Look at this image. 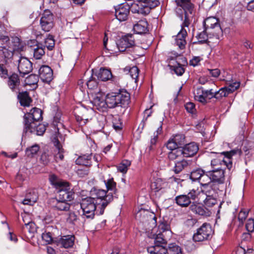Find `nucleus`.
Wrapping results in <instances>:
<instances>
[{"label": "nucleus", "mask_w": 254, "mask_h": 254, "mask_svg": "<svg viewBox=\"0 0 254 254\" xmlns=\"http://www.w3.org/2000/svg\"><path fill=\"white\" fill-rule=\"evenodd\" d=\"M217 188L214 182L200 187V191L198 194V199H203L206 196L217 195Z\"/></svg>", "instance_id": "nucleus-17"}, {"label": "nucleus", "mask_w": 254, "mask_h": 254, "mask_svg": "<svg viewBox=\"0 0 254 254\" xmlns=\"http://www.w3.org/2000/svg\"><path fill=\"white\" fill-rule=\"evenodd\" d=\"M176 203L181 207H187L191 203L186 194H182L177 196L175 197Z\"/></svg>", "instance_id": "nucleus-38"}, {"label": "nucleus", "mask_w": 254, "mask_h": 254, "mask_svg": "<svg viewBox=\"0 0 254 254\" xmlns=\"http://www.w3.org/2000/svg\"><path fill=\"white\" fill-rule=\"evenodd\" d=\"M38 77L35 74L29 75L25 79V83L28 85H34L37 83Z\"/></svg>", "instance_id": "nucleus-54"}, {"label": "nucleus", "mask_w": 254, "mask_h": 254, "mask_svg": "<svg viewBox=\"0 0 254 254\" xmlns=\"http://www.w3.org/2000/svg\"><path fill=\"white\" fill-rule=\"evenodd\" d=\"M59 138L62 139V136L58 133V128H57V132H56V133L51 137V141L55 147L54 157L57 162L63 160L64 158V150Z\"/></svg>", "instance_id": "nucleus-10"}, {"label": "nucleus", "mask_w": 254, "mask_h": 254, "mask_svg": "<svg viewBox=\"0 0 254 254\" xmlns=\"http://www.w3.org/2000/svg\"><path fill=\"white\" fill-rule=\"evenodd\" d=\"M20 81L18 75L16 73H13L8 76L7 85L9 88L13 92H19V86Z\"/></svg>", "instance_id": "nucleus-24"}, {"label": "nucleus", "mask_w": 254, "mask_h": 254, "mask_svg": "<svg viewBox=\"0 0 254 254\" xmlns=\"http://www.w3.org/2000/svg\"><path fill=\"white\" fill-rule=\"evenodd\" d=\"M209 174V171L205 172L203 171V174H202L201 178L199 181L200 185V187L205 185L208 184L210 183H213L211 181V176Z\"/></svg>", "instance_id": "nucleus-47"}, {"label": "nucleus", "mask_w": 254, "mask_h": 254, "mask_svg": "<svg viewBox=\"0 0 254 254\" xmlns=\"http://www.w3.org/2000/svg\"><path fill=\"white\" fill-rule=\"evenodd\" d=\"M129 73L130 77L132 79H134L135 82H136L139 74L138 68L135 66H132V67L130 68Z\"/></svg>", "instance_id": "nucleus-52"}, {"label": "nucleus", "mask_w": 254, "mask_h": 254, "mask_svg": "<svg viewBox=\"0 0 254 254\" xmlns=\"http://www.w3.org/2000/svg\"><path fill=\"white\" fill-rule=\"evenodd\" d=\"M189 161L184 159L177 161L174 168V172L176 174L179 173L189 165Z\"/></svg>", "instance_id": "nucleus-39"}, {"label": "nucleus", "mask_w": 254, "mask_h": 254, "mask_svg": "<svg viewBox=\"0 0 254 254\" xmlns=\"http://www.w3.org/2000/svg\"><path fill=\"white\" fill-rule=\"evenodd\" d=\"M240 86V83L235 82L230 84L228 86L221 88L219 91H214L212 89V93L215 94L213 98L219 99L222 97L227 96L229 94L237 90Z\"/></svg>", "instance_id": "nucleus-16"}, {"label": "nucleus", "mask_w": 254, "mask_h": 254, "mask_svg": "<svg viewBox=\"0 0 254 254\" xmlns=\"http://www.w3.org/2000/svg\"><path fill=\"white\" fill-rule=\"evenodd\" d=\"M93 111L85 108H77L74 111V116L80 126L85 125L92 118Z\"/></svg>", "instance_id": "nucleus-12"}, {"label": "nucleus", "mask_w": 254, "mask_h": 254, "mask_svg": "<svg viewBox=\"0 0 254 254\" xmlns=\"http://www.w3.org/2000/svg\"><path fill=\"white\" fill-rule=\"evenodd\" d=\"M39 74L40 79L44 82H48V66L42 65L39 69Z\"/></svg>", "instance_id": "nucleus-45"}, {"label": "nucleus", "mask_w": 254, "mask_h": 254, "mask_svg": "<svg viewBox=\"0 0 254 254\" xmlns=\"http://www.w3.org/2000/svg\"><path fill=\"white\" fill-rule=\"evenodd\" d=\"M59 193V199L66 201H70L73 199L74 192L71 188L65 189L58 192Z\"/></svg>", "instance_id": "nucleus-31"}, {"label": "nucleus", "mask_w": 254, "mask_h": 254, "mask_svg": "<svg viewBox=\"0 0 254 254\" xmlns=\"http://www.w3.org/2000/svg\"><path fill=\"white\" fill-rule=\"evenodd\" d=\"M178 146L179 145L175 142L172 138H170L166 144L167 148L171 151L178 149V148H179Z\"/></svg>", "instance_id": "nucleus-58"}, {"label": "nucleus", "mask_w": 254, "mask_h": 254, "mask_svg": "<svg viewBox=\"0 0 254 254\" xmlns=\"http://www.w3.org/2000/svg\"><path fill=\"white\" fill-rule=\"evenodd\" d=\"M190 210L200 216L207 217L211 214L210 211L204 206L199 204H192L190 206Z\"/></svg>", "instance_id": "nucleus-26"}, {"label": "nucleus", "mask_w": 254, "mask_h": 254, "mask_svg": "<svg viewBox=\"0 0 254 254\" xmlns=\"http://www.w3.org/2000/svg\"><path fill=\"white\" fill-rule=\"evenodd\" d=\"M95 76L102 81H105L111 79H114L111 71L105 68H101L99 71L96 73Z\"/></svg>", "instance_id": "nucleus-30"}, {"label": "nucleus", "mask_w": 254, "mask_h": 254, "mask_svg": "<svg viewBox=\"0 0 254 254\" xmlns=\"http://www.w3.org/2000/svg\"><path fill=\"white\" fill-rule=\"evenodd\" d=\"M40 147L38 144H35L32 146L27 148L25 153L27 157L32 158L39 151Z\"/></svg>", "instance_id": "nucleus-46"}, {"label": "nucleus", "mask_w": 254, "mask_h": 254, "mask_svg": "<svg viewBox=\"0 0 254 254\" xmlns=\"http://www.w3.org/2000/svg\"><path fill=\"white\" fill-rule=\"evenodd\" d=\"M212 234L210 225L205 223L197 229L196 232L193 234V240L195 242H202L210 238Z\"/></svg>", "instance_id": "nucleus-8"}, {"label": "nucleus", "mask_w": 254, "mask_h": 254, "mask_svg": "<svg viewBox=\"0 0 254 254\" xmlns=\"http://www.w3.org/2000/svg\"><path fill=\"white\" fill-rule=\"evenodd\" d=\"M92 154L80 156L75 161L76 164L85 166L91 165Z\"/></svg>", "instance_id": "nucleus-37"}, {"label": "nucleus", "mask_w": 254, "mask_h": 254, "mask_svg": "<svg viewBox=\"0 0 254 254\" xmlns=\"http://www.w3.org/2000/svg\"><path fill=\"white\" fill-rule=\"evenodd\" d=\"M203 24L204 29L209 34L210 38L214 37L217 39H219L222 36V30L218 19L215 17H207L204 20Z\"/></svg>", "instance_id": "nucleus-7"}, {"label": "nucleus", "mask_w": 254, "mask_h": 254, "mask_svg": "<svg viewBox=\"0 0 254 254\" xmlns=\"http://www.w3.org/2000/svg\"><path fill=\"white\" fill-rule=\"evenodd\" d=\"M163 233L160 232L158 234H153L152 235H150L149 237L154 239V244H158L162 245L166 244V240L164 238Z\"/></svg>", "instance_id": "nucleus-41"}, {"label": "nucleus", "mask_w": 254, "mask_h": 254, "mask_svg": "<svg viewBox=\"0 0 254 254\" xmlns=\"http://www.w3.org/2000/svg\"><path fill=\"white\" fill-rule=\"evenodd\" d=\"M92 73L90 78L87 81L86 85L89 89H95L98 87V82L94 74V70L92 69Z\"/></svg>", "instance_id": "nucleus-44"}, {"label": "nucleus", "mask_w": 254, "mask_h": 254, "mask_svg": "<svg viewBox=\"0 0 254 254\" xmlns=\"http://www.w3.org/2000/svg\"><path fill=\"white\" fill-rule=\"evenodd\" d=\"M77 216L73 212H69L68 217L66 218V221L70 224H74L75 222L77 221Z\"/></svg>", "instance_id": "nucleus-61"}, {"label": "nucleus", "mask_w": 254, "mask_h": 254, "mask_svg": "<svg viewBox=\"0 0 254 254\" xmlns=\"http://www.w3.org/2000/svg\"><path fill=\"white\" fill-rule=\"evenodd\" d=\"M147 250L149 254H166L167 252L164 246L158 244L148 247Z\"/></svg>", "instance_id": "nucleus-32"}, {"label": "nucleus", "mask_w": 254, "mask_h": 254, "mask_svg": "<svg viewBox=\"0 0 254 254\" xmlns=\"http://www.w3.org/2000/svg\"><path fill=\"white\" fill-rule=\"evenodd\" d=\"M83 215L87 218L93 219L95 214L100 215V208H97L98 202L95 198L87 197L82 199L80 203Z\"/></svg>", "instance_id": "nucleus-6"}, {"label": "nucleus", "mask_w": 254, "mask_h": 254, "mask_svg": "<svg viewBox=\"0 0 254 254\" xmlns=\"http://www.w3.org/2000/svg\"><path fill=\"white\" fill-rule=\"evenodd\" d=\"M203 170L201 169H198L192 171L190 175V179L192 181H199L202 174L203 173Z\"/></svg>", "instance_id": "nucleus-49"}, {"label": "nucleus", "mask_w": 254, "mask_h": 254, "mask_svg": "<svg viewBox=\"0 0 254 254\" xmlns=\"http://www.w3.org/2000/svg\"><path fill=\"white\" fill-rule=\"evenodd\" d=\"M198 194L196 190H192L186 195L190 200L191 199L194 200L196 197L198 198Z\"/></svg>", "instance_id": "nucleus-64"}, {"label": "nucleus", "mask_w": 254, "mask_h": 254, "mask_svg": "<svg viewBox=\"0 0 254 254\" xmlns=\"http://www.w3.org/2000/svg\"><path fill=\"white\" fill-rule=\"evenodd\" d=\"M194 98L195 101L204 104L207 102L208 100L213 98L215 95L212 93V89L205 90L203 87H197L193 91Z\"/></svg>", "instance_id": "nucleus-11"}, {"label": "nucleus", "mask_w": 254, "mask_h": 254, "mask_svg": "<svg viewBox=\"0 0 254 254\" xmlns=\"http://www.w3.org/2000/svg\"><path fill=\"white\" fill-rule=\"evenodd\" d=\"M147 26L148 23L145 20H140L134 24L133 30L136 34H145L148 31Z\"/></svg>", "instance_id": "nucleus-29"}, {"label": "nucleus", "mask_w": 254, "mask_h": 254, "mask_svg": "<svg viewBox=\"0 0 254 254\" xmlns=\"http://www.w3.org/2000/svg\"><path fill=\"white\" fill-rule=\"evenodd\" d=\"M172 67L175 73L178 75H182L185 71L184 68L180 64L177 66H172Z\"/></svg>", "instance_id": "nucleus-59"}, {"label": "nucleus", "mask_w": 254, "mask_h": 254, "mask_svg": "<svg viewBox=\"0 0 254 254\" xmlns=\"http://www.w3.org/2000/svg\"><path fill=\"white\" fill-rule=\"evenodd\" d=\"M45 53V51L43 48L38 47L34 49L33 55L35 59H40L44 55Z\"/></svg>", "instance_id": "nucleus-53"}, {"label": "nucleus", "mask_w": 254, "mask_h": 254, "mask_svg": "<svg viewBox=\"0 0 254 254\" xmlns=\"http://www.w3.org/2000/svg\"><path fill=\"white\" fill-rule=\"evenodd\" d=\"M108 191H114L116 189V183L114 181L113 178L104 181ZM92 195H94L96 201L98 202L97 208H100L99 214H103L105 208L113 199L112 192H108L104 190L94 189L92 191Z\"/></svg>", "instance_id": "nucleus-2"}, {"label": "nucleus", "mask_w": 254, "mask_h": 254, "mask_svg": "<svg viewBox=\"0 0 254 254\" xmlns=\"http://www.w3.org/2000/svg\"><path fill=\"white\" fill-rule=\"evenodd\" d=\"M92 103L94 108L98 110L100 112H104L106 111L108 108L106 98H104V97L101 93H98L96 96L94 97Z\"/></svg>", "instance_id": "nucleus-19"}, {"label": "nucleus", "mask_w": 254, "mask_h": 254, "mask_svg": "<svg viewBox=\"0 0 254 254\" xmlns=\"http://www.w3.org/2000/svg\"><path fill=\"white\" fill-rule=\"evenodd\" d=\"M22 231L26 236L32 237L36 231L35 224L32 221H28L22 227Z\"/></svg>", "instance_id": "nucleus-35"}, {"label": "nucleus", "mask_w": 254, "mask_h": 254, "mask_svg": "<svg viewBox=\"0 0 254 254\" xmlns=\"http://www.w3.org/2000/svg\"><path fill=\"white\" fill-rule=\"evenodd\" d=\"M167 250L168 254H182L180 247L174 243L169 244Z\"/></svg>", "instance_id": "nucleus-48"}, {"label": "nucleus", "mask_w": 254, "mask_h": 254, "mask_svg": "<svg viewBox=\"0 0 254 254\" xmlns=\"http://www.w3.org/2000/svg\"><path fill=\"white\" fill-rule=\"evenodd\" d=\"M19 92L18 98L19 100L20 103L23 106H29L32 100L29 97L27 91Z\"/></svg>", "instance_id": "nucleus-36"}, {"label": "nucleus", "mask_w": 254, "mask_h": 254, "mask_svg": "<svg viewBox=\"0 0 254 254\" xmlns=\"http://www.w3.org/2000/svg\"><path fill=\"white\" fill-rule=\"evenodd\" d=\"M37 199L38 195L35 190H27L22 203L24 205H33L36 202Z\"/></svg>", "instance_id": "nucleus-28"}, {"label": "nucleus", "mask_w": 254, "mask_h": 254, "mask_svg": "<svg viewBox=\"0 0 254 254\" xmlns=\"http://www.w3.org/2000/svg\"><path fill=\"white\" fill-rule=\"evenodd\" d=\"M151 188L154 192L159 195H164L168 197L167 194L168 188V184L162 179L157 178L151 185Z\"/></svg>", "instance_id": "nucleus-13"}, {"label": "nucleus", "mask_w": 254, "mask_h": 254, "mask_svg": "<svg viewBox=\"0 0 254 254\" xmlns=\"http://www.w3.org/2000/svg\"><path fill=\"white\" fill-rule=\"evenodd\" d=\"M42 120V111L37 108H32L29 113L24 116V123L25 127H29L32 123H36Z\"/></svg>", "instance_id": "nucleus-9"}, {"label": "nucleus", "mask_w": 254, "mask_h": 254, "mask_svg": "<svg viewBox=\"0 0 254 254\" xmlns=\"http://www.w3.org/2000/svg\"><path fill=\"white\" fill-rule=\"evenodd\" d=\"M242 154V151L239 149H235L230 151L223 152L221 153V158L214 159L211 160L212 166H216L223 164L230 170L233 167L232 160L233 157H239Z\"/></svg>", "instance_id": "nucleus-5"}, {"label": "nucleus", "mask_w": 254, "mask_h": 254, "mask_svg": "<svg viewBox=\"0 0 254 254\" xmlns=\"http://www.w3.org/2000/svg\"><path fill=\"white\" fill-rule=\"evenodd\" d=\"M168 158L171 160L177 161L180 160L185 157L182 147L178 148L172 151H171L168 154Z\"/></svg>", "instance_id": "nucleus-33"}, {"label": "nucleus", "mask_w": 254, "mask_h": 254, "mask_svg": "<svg viewBox=\"0 0 254 254\" xmlns=\"http://www.w3.org/2000/svg\"><path fill=\"white\" fill-rule=\"evenodd\" d=\"M216 195L206 196L203 199H198V200L202 201L204 205L207 207H212L217 202Z\"/></svg>", "instance_id": "nucleus-42"}, {"label": "nucleus", "mask_w": 254, "mask_h": 254, "mask_svg": "<svg viewBox=\"0 0 254 254\" xmlns=\"http://www.w3.org/2000/svg\"><path fill=\"white\" fill-rule=\"evenodd\" d=\"M182 148L185 157H190L194 156L198 150V146L194 142L188 143Z\"/></svg>", "instance_id": "nucleus-25"}, {"label": "nucleus", "mask_w": 254, "mask_h": 254, "mask_svg": "<svg viewBox=\"0 0 254 254\" xmlns=\"http://www.w3.org/2000/svg\"><path fill=\"white\" fill-rule=\"evenodd\" d=\"M105 98L108 108H114L127 105L130 100V95L126 90H120L118 92L107 94Z\"/></svg>", "instance_id": "nucleus-3"}, {"label": "nucleus", "mask_w": 254, "mask_h": 254, "mask_svg": "<svg viewBox=\"0 0 254 254\" xmlns=\"http://www.w3.org/2000/svg\"><path fill=\"white\" fill-rule=\"evenodd\" d=\"M118 48L120 52H124L127 48L132 47L135 45V41L132 34H127L123 36L117 43Z\"/></svg>", "instance_id": "nucleus-18"}, {"label": "nucleus", "mask_w": 254, "mask_h": 254, "mask_svg": "<svg viewBox=\"0 0 254 254\" xmlns=\"http://www.w3.org/2000/svg\"><path fill=\"white\" fill-rule=\"evenodd\" d=\"M67 201L57 199H51L50 200V204L51 206L55 208L57 210L60 211H68L69 210L70 205L67 202Z\"/></svg>", "instance_id": "nucleus-23"}, {"label": "nucleus", "mask_w": 254, "mask_h": 254, "mask_svg": "<svg viewBox=\"0 0 254 254\" xmlns=\"http://www.w3.org/2000/svg\"><path fill=\"white\" fill-rule=\"evenodd\" d=\"M159 3V0H136L131 4V11L133 13L146 15L151 8L156 7Z\"/></svg>", "instance_id": "nucleus-4"}, {"label": "nucleus", "mask_w": 254, "mask_h": 254, "mask_svg": "<svg viewBox=\"0 0 254 254\" xmlns=\"http://www.w3.org/2000/svg\"><path fill=\"white\" fill-rule=\"evenodd\" d=\"M49 180L51 185L57 190L58 192H59V190H64L65 189L71 188L68 182L60 180L54 174L50 175Z\"/></svg>", "instance_id": "nucleus-21"}, {"label": "nucleus", "mask_w": 254, "mask_h": 254, "mask_svg": "<svg viewBox=\"0 0 254 254\" xmlns=\"http://www.w3.org/2000/svg\"><path fill=\"white\" fill-rule=\"evenodd\" d=\"M123 3L118 5L115 8V16L120 22L127 20L129 13V9H131V4Z\"/></svg>", "instance_id": "nucleus-15"}, {"label": "nucleus", "mask_w": 254, "mask_h": 254, "mask_svg": "<svg viewBox=\"0 0 254 254\" xmlns=\"http://www.w3.org/2000/svg\"><path fill=\"white\" fill-rule=\"evenodd\" d=\"M211 181L214 184H222L224 182V171L222 169L216 168L209 171Z\"/></svg>", "instance_id": "nucleus-22"}, {"label": "nucleus", "mask_w": 254, "mask_h": 254, "mask_svg": "<svg viewBox=\"0 0 254 254\" xmlns=\"http://www.w3.org/2000/svg\"><path fill=\"white\" fill-rule=\"evenodd\" d=\"M172 138L179 146L184 143L185 136L183 134H176Z\"/></svg>", "instance_id": "nucleus-55"}, {"label": "nucleus", "mask_w": 254, "mask_h": 254, "mask_svg": "<svg viewBox=\"0 0 254 254\" xmlns=\"http://www.w3.org/2000/svg\"><path fill=\"white\" fill-rule=\"evenodd\" d=\"M185 108L190 113L193 114L195 111V105L193 103L188 102L185 105Z\"/></svg>", "instance_id": "nucleus-62"}, {"label": "nucleus", "mask_w": 254, "mask_h": 254, "mask_svg": "<svg viewBox=\"0 0 254 254\" xmlns=\"http://www.w3.org/2000/svg\"><path fill=\"white\" fill-rule=\"evenodd\" d=\"M208 35L209 34L206 31V30H204L198 34L196 36V37L198 39V42L199 43H204L207 42Z\"/></svg>", "instance_id": "nucleus-51"}, {"label": "nucleus", "mask_w": 254, "mask_h": 254, "mask_svg": "<svg viewBox=\"0 0 254 254\" xmlns=\"http://www.w3.org/2000/svg\"><path fill=\"white\" fill-rule=\"evenodd\" d=\"M38 245L41 249H43L48 253V233L46 231L43 232L40 238L38 239Z\"/></svg>", "instance_id": "nucleus-40"}, {"label": "nucleus", "mask_w": 254, "mask_h": 254, "mask_svg": "<svg viewBox=\"0 0 254 254\" xmlns=\"http://www.w3.org/2000/svg\"><path fill=\"white\" fill-rule=\"evenodd\" d=\"M158 228L162 230V232L161 233H163L165 232V231H167L170 230V225L167 221L163 220L160 221Z\"/></svg>", "instance_id": "nucleus-56"}, {"label": "nucleus", "mask_w": 254, "mask_h": 254, "mask_svg": "<svg viewBox=\"0 0 254 254\" xmlns=\"http://www.w3.org/2000/svg\"><path fill=\"white\" fill-rule=\"evenodd\" d=\"M24 129L26 132L29 131L38 135H41L45 132L46 128L44 125L39 124L37 125L36 123H32L29 127H25Z\"/></svg>", "instance_id": "nucleus-27"}, {"label": "nucleus", "mask_w": 254, "mask_h": 254, "mask_svg": "<svg viewBox=\"0 0 254 254\" xmlns=\"http://www.w3.org/2000/svg\"><path fill=\"white\" fill-rule=\"evenodd\" d=\"M130 165L131 162L130 161L124 160L118 165L117 166V170L119 172L123 173V174H125L127 173L128 168Z\"/></svg>", "instance_id": "nucleus-43"}, {"label": "nucleus", "mask_w": 254, "mask_h": 254, "mask_svg": "<svg viewBox=\"0 0 254 254\" xmlns=\"http://www.w3.org/2000/svg\"><path fill=\"white\" fill-rule=\"evenodd\" d=\"M177 4L176 13L177 16L183 21L182 29L175 38V43L181 49H183L186 44V37L187 31L185 27L190 25L194 15V6L190 0H175Z\"/></svg>", "instance_id": "nucleus-1"}, {"label": "nucleus", "mask_w": 254, "mask_h": 254, "mask_svg": "<svg viewBox=\"0 0 254 254\" xmlns=\"http://www.w3.org/2000/svg\"><path fill=\"white\" fill-rule=\"evenodd\" d=\"M40 24L43 30L48 31V18L46 16H43L41 17Z\"/></svg>", "instance_id": "nucleus-60"}, {"label": "nucleus", "mask_w": 254, "mask_h": 254, "mask_svg": "<svg viewBox=\"0 0 254 254\" xmlns=\"http://www.w3.org/2000/svg\"><path fill=\"white\" fill-rule=\"evenodd\" d=\"M246 228L249 232H254V220L250 218L246 224Z\"/></svg>", "instance_id": "nucleus-57"}, {"label": "nucleus", "mask_w": 254, "mask_h": 254, "mask_svg": "<svg viewBox=\"0 0 254 254\" xmlns=\"http://www.w3.org/2000/svg\"><path fill=\"white\" fill-rule=\"evenodd\" d=\"M8 76L7 70L3 65L0 64V76L5 79Z\"/></svg>", "instance_id": "nucleus-63"}, {"label": "nucleus", "mask_w": 254, "mask_h": 254, "mask_svg": "<svg viewBox=\"0 0 254 254\" xmlns=\"http://www.w3.org/2000/svg\"><path fill=\"white\" fill-rule=\"evenodd\" d=\"M18 63V71L22 76L29 73L32 71V64L27 58L21 57Z\"/></svg>", "instance_id": "nucleus-20"}, {"label": "nucleus", "mask_w": 254, "mask_h": 254, "mask_svg": "<svg viewBox=\"0 0 254 254\" xmlns=\"http://www.w3.org/2000/svg\"><path fill=\"white\" fill-rule=\"evenodd\" d=\"M3 28H2V31L0 32V55L3 54V56H5V53L7 50L3 46V42L4 41H7L8 38L7 37L3 35Z\"/></svg>", "instance_id": "nucleus-50"}, {"label": "nucleus", "mask_w": 254, "mask_h": 254, "mask_svg": "<svg viewBox=\"0 0 254 254\" xmlns=\"http://www.w3.org/2000/svg\"><path fill=\"white\" fill-rule=\"evenodd\" d=\"M142 218L140 219L143 223L147 221L149 224H151V227L152 228V232L153 233L156 231V228L155 227L156 224V218L153 213H151L148 211L141 209L139 210L136 214V218L141 217Z\"/></svg>", "instance_id": "nucleus-14"}, {"label": "nucleus", "mask_w": 254, "mask_h": 254, "mask_svg": "<svg viewBox=\"0 0 254 254\" xmlns=\"http://www.w3.org/2000/svg\"><path fill=\"white\" fill-rule=\"evenodd\" d=\"M75 237L73 235L64 236L61 238V245L64 248L72 247L74 243Z\"/></svg>", "instance_id": "nucleus-34"}]
</instances>
